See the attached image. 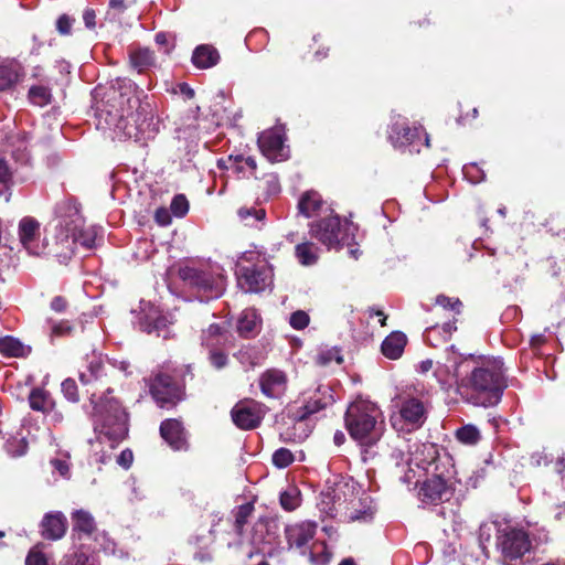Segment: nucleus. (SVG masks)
Wrapping results in <instances>:
<instances>
[{"instance_id":"53","label":"nucleus","mask_w":565,"mask_h":565,"mask_svg":"<svg viewBox=\"0 0 565 565\" xmlns=\"http://www.w3.org/2000/svg\"><path fill=\"white\" fill-rule=\"evenodd\" d=\"M391 460L394 462L396 470L403 468L404 465L409 466L412 458L401 447H396L391 454Z\"/></svg>"},{"instance_id":"55","label":"nucleus","mask_w":565,"mask_h":565,"mask_svg":"<svg viewBox=\"0 0 565 565\" xmlns=\"http://www.w3.org/2000/svg\"><path fill=\"white\" fill-rule=\"evenodd\" d=\"M463 174L471 183H479L484 180V172L480 170L475 163L463 167Z\"/></svg>"},{"instance_id":"64","label":"nucleus","mask_w":565,"mask_h":565,"mask_svg":"<svg viewBox=\"0 0 565 565\" xmlns=\"http://www.w3.org/2000/svg\"><path fill=\"white\" fill-rule=\"evenodd\" d=\"M51 463L54 467V469L60 472L61 476H63V477L67 476L70 468L65 461L60 460V459H53V460H51Z\"/></svg>"},{"instance_id":"6","label":"nucleus","mask_w":565,"mask_h":565,"mask_svg":"<svg viewBox=\"0 0 565 565\" xmlns=\"http://www.w3.org/2000/svg\"><path fill=\"white\" fill-rule=\"evenodd\" d=\"M441 470L430 473L420 486L418 497L423 503L438 504L449 501L455 492L456 470L452 458L444 456L440 459Z\"/></svg>"},{"instance_id":"5","label":"nucleus","mask_w":565,"mask_h":565,"mask_svg":"<svg viewBox=\"0 0 565 565\" xmlns=\"http://www.w3.org/2000/svg\"><path fill=\"white\" fill-rule=\"evenodd\" d=\"M178 275L185 286L206 300L221 297L225 290V277L217 265L183 266Z\"/></svg>"},{"instance_id":"13","label":"nucleus","mask_w":565,"mask_h":565,"mask_svg":"<svg viewBox=\"0 0 565 565\" xmlns=\"http://www.w3.org/2000/svg\"><path fill=\"white\" fill-rule=\"evenodd\" d=\"M234 424L241 429L256 428L265 416L262 404L255 401H241L231 412Z\"/></svg>"},{"instance_id":"1","label":"nucleus","mask_w":565,"mask_h":565,"mask_svg":"<svg viewBox=\"0 0 565 565\" xmlns=\"http://www.w3.org/2000/svg\"><path fill=\"white\" fill-rule=\"evenodd\" d=\"M132 86L130 81L120 87L113 85L102 99L95 98V126L113 139H139L152 125V115L147 109L149 105H141L139 98L131 95Z\"/></svg>"},{"instance_id":"38","label":"nucleus","mask_w":565,"mask_h":565,"mask_svg":"<svg viewBox=\"0 0 565 565\" xmlns=\"http://www.w3.org/2000/svg\"><path fill=\"white\" fill-rule=\"evenodd\" d=\"M30 407L43 414L53 408L54 402L50 393L43 388H33L29 395Z\"/></svg>"},{"instance_id":"33","label":"nucleus","mask_w":565,"mask_h":565,"mask_svg":"<svg viewBox=\"0 0 565 565\" xmlns=\"http://www.w3.org/2000/svg\"><path fill=\"white\" fill-rule=\"evenodd\" d=\"M259 316L255 309L244 310L237 321V332L243 338H252L258 332Z\"/></svg>"},{"instance_id":"15","label":"nucleus","mask_w":565,"mask_h":565,"mask_svg":"<svg viewBox=\"0 0 565 565\" xmlns=\"http://www.w3.org/2000/svg\"><path fill=\"white\" fill-rule=\"evenodd\" d=\"M284 135L280 129L263 131L258 137V146L269 161H284L288 158Z\"/></svg>"},{"instance_id":"47","label":"nucleus","mask_w":565,"mask_h":565,"mask_svg":"<svg viewBox=\"0 0 565 565\" xmlns=\"http://www.w3.org/2000/svg\"><path fill=\"white\" fill-rule=\"evenodd\" d=\"M171 212L177 217H183L189 211V201L183 194H178L172 199L170 205Z\"/></svg>"},{"instance_id":"57","label":"nucleus","mask_w":565,"mask_h":565,"mask_svg":"<svg viewBox=\"0 0 565 565\" xmlns=\"http://www.w3.org/2000/svg\"><path fill=\"white\" fill-rule=\"evenodd\" d=\"M436 305H438L445 309L449 308L450 310H452L455 312H459L462 303L458 298L451 299L445 295H439L436 298Z\"/></svg>"},{"instance_id":"46","label":"nucleus","mask_w":565,"mask_h":565,"mask_svg":"<svg viewBox=\"0 0 565 565\" xmlns=\"http://www.w3.org/2000/svg\"><path fill=\"white\" fill-rule=\"evenodd\" d=\"M273 463L279 469L291 465L295 460L294 454L287 448H279L273 454Z\"/></svg>"},{"instance_id":"43","label":"nucleus","mask_w":565,"mask_h":565,"mask_svg":"<svg viewBox=\"0 0 565 565\" xmlns=\"http://www.w3.org/2000/svg\"><path fill=\"white\" fill-rule=\"evenodd\" d=\"M300 491L297 488H288L280 494V504L287 511H294L300 505Z\"/></svg>"},{"instance_id":"22","label":"nucleus","mask_w":565,"mask_h":565,"mask_svg":"<svg viewBox=\"0 0 565 565\" xmlns=\"http://www.w3.org/2000/svg\"><path fill=\"white\" fill-rule=\"evenodd\" d=\"M259 386L265 396L278 398L287 388V376L278 369H269L260 375Z\"/></svg>"},{"instance_id":"2","label":"nucleus","mask_w":565,"mask_h":565,"mask_svg":"<svg viewBox=\"0 0 565 565\" xmlns=\"http://www.w3.org/2000/svg\"><path fill=\"white\" fill-rule=\"evenodd\" d=\"M500 360H489L476 365L472 358H451L447 372L456 381L458 392L470 403L489 407L497 405L507 387Z\"/></svg>"},{"instance_id":"19","label":"nucleus","mask_w":565,"mask_h":565,"mask_svg":"<svg viewBox=\"0 0 565 565\" xmlns=\"http://www.w3.org/2000/svg\"><path fill=\"white\" fill-rule=\"evenodd\" d=\"M73 215H75L76 218L71 222H67L66 220L64 221L66 232L72 236V243H79L86 248H93L96 245L99 227L95 225L85 227L82 224V218L76 209H74Z\"/></svg>"},{"instance_id":"63","label":"nucleus","mask_w":565,"mask_h":565,"mask_svg":"<svg viewBox=\"0 0 565 565\" xmlns=\"http://www.w3.org/2000/svg\"><path fill=\"white\" fill-rule=\"evenodd\" d=\"M51 309L56 312H63L66 309V300L61 296L54 297L51 301Z\"/></svg>"},{"instance_id":"35","label":"nucleus","mask_w":565,"mask_h":565,"mask_svg":"<svg viewBox=\"0 0 565 565\" xmlns=\"http://www.w3.org/2000/svg\"><path fill=\"white\" fill-rule=\"evenodd\" d=\"M31 352V348L24 345L19 339L6 335L0 338V354L7 358H24Z\"/></svg>"},{"instance_id":"58","label":"nucleus","mask_w":565,"mask_h":565,"mask_svg":"<svg viewBox=\"0 0 565 565\" xmlns=\"http://www.w3.org/2000/svg\"><path fill=\"white\" fill-rule=\"evenodd\" d=\"M25 565H47V559L41 551L32 548L26 556Z\"/></svg>"},{"instance_id":"32","label":"nucleus","mask_w":565,"mask_h":565,"mask_svg":"<svg viewBox=\"0 0 565 565\" xmlns=\"http://www.w3.org/2000/svg\"><path fill=\"white\" fill-rule=\"evenodd\" d=\"M73 519V533L78 540L83 536H90L95 531V520L89 512L84 510L75 511L72 515Z\"/></svg>"},{"instance_id":"52","label":"nucleus","mask_w":565,"mask_h":565,"mask_svg":"<svg viewBox=\"0 0 565 565\" xmlns=\"http://www.w3.org/2000/svg\"><path fill=\"white\" fill-rule=\"evenodd\" d=\"M310 318L307 312L297 310L290 315L289 323L296 330H302L309 324Z\"/></svg>"},{"instance_id":"50","label":"nucleus","mask_w":565,"mask_h":565,"mask_svg":"<svg viewBox=\"0 0 565 565\" xmlns=\"http://www.w3.org/2000/svg\"><path fill=\"white\" fill-rule=\"evenodd\" d=\"M332 361H335L338 364H341L343 362V358L337 348L322 351L318 354V363L320 365H328Z\"/></svg>"},{"instance_id":"20","label":"nucleus","mask_w":565,"mask_h":565,"mask_svg":"<svg viewBox=\"0 0 565 565\" xmlns=\"http://www.w3.org/2000/svg\"><path fill=\"white\" fill-rule=\"evenodd\" d=\"M360 492H354L352 497H349L348 513L347 516L350 522H370L375 512V507L372 498L364 492L362 497H358Z\"/></svg>"},{"instance_id":"42","label":"nucleus","mask_w":565,"mask_h":565,"mask_svg":"<svg viewBox=\"0 0 565 565\" xmlns=\"http://www.w3.org/2000/svg\"><path fill=\"white\" fill-rule=\"evenodd\" d=\"M234 356L245 369H253L259 364V356L257 351L250 347L241 348Z\"/></svg>"},{"instance_id":"44","label":"nucleus","mask_w":565,"mask_h":565,"mask_svg":"<svg viewBox=\"0 0 565 565\" xmlns=\"http://www.w3.org/2000/svg\"><path fill=\"white\" fill-rule=\"evenodd\" d=\"M11 180V171L7 161L0 157V195H6V202H9L11 193H9V182Z\"/></svg>"},{"instance_id":"51","label":"nucleus","mask_w":565,"mask_h":565,"mask_svg":"<svg viewBox=\"0 0 565 565\" xmlns=\"http://www.w3.org/2000/svg\"><path fill=\"white\" fill-rule=\"evenodd\" d=\"M62 393L65 398L72 403H76L79 399L77 385L73 379H66L62 382Z\"/></svg>"},{"instance_id":"36","label":"nucleus","mask_w":565,"mask_h":565,"mask_svg":"<svg viewBox=\"0 0 565 565\" xmlns=\"http://www.w3.org/2000/svg\"><path fill=\"white\" fill-rule=\"evenodd\" d=\"M103 371L104 364L102 358L94 353L87 359L85 370L79 372V380L83 384H90L103 375Z\"/></svg>"},{"instance_id":"9","label":"nucleus","mask_w":565,"mask_h":565,"mask_svg":"<svg viewBox=\"0 0 565 565\" xmlns=\"http://www.w3.org/2000/svg\"><path fill=\"white\" fill-rule=\"evenodd\" d=\"M333 403L334 398L330 393V388L320 387L318 392L311 396L308 402H306V404L296 409H290L289 416L295 423L294 429L296 430L292 434L294 439L299 441L306 439L311 431L308 428L306 419L310 415L332 405Z\"/></svg>"},{"instance_id":"24","label":"nucleus","mask_w":565,"mask_h":565,"mask_svg":"<svg viewBox=\"0 0 565 565\" xmlns=\"http://www.w3.org/2000/svg\"><path fill=\"white\" fill-rule=\"evenodd\" d=\"M160 435L167 444L174 450L186 448V437L181 422L177 419H166L160 425Z\"/></svg>"},{"instance_id":"48","label":"nucleus","mask_w":565,"mask_h":565,"mask_svg":"<svg viewBox=\"0 0 565 565\" xmlns=\"http://www.w3.org/2000/svg\"><path fill=\"white\" fill-rule=\"evenodd\" d=\"M6 447H7V451L12 457H20L26 452L28 443L25 441V439L23 437L19 438V439L12 438L7 441Z\"/></svg>"},{"instance_id":"12","label":"nucleus","mask_w":565,"mask_h":565,"mask_svg":"<svg viewBox=\"0 0 565 565\" xmlns=\"http://www.w3.org/2000/svg\"><path fill=\"white\" fill-rule=\"evenodd\" d=\"M271 281V269L265 264L242 267L237 273V282L245 292H259Z\"/></svg>"},{"instance_id":"21","label":"nucleus","mask_w":565,"mask_h":565,"mask_svg":"<svg viewBox=\"0 0 565 565\" xmlns=\"http://www.w3.org/2000/svg\"><path fill=\"white\" fill-rule=\"evenodd\" d=\"M399 414L408 426L419 428L426 420L427 408L423 399L407 396L401 404Z\"/></svg>"},{"instance_id":"59","label":"nucleus","mask_w":565,"mask_h":565,"mask_svg":"<svg viewBox=\"0 0 565 565\" xmlns=\"http://www.w3.org/2000/svg\"><path fill=\"white\" fill-rule=\"evenodd\" d=\"M72 23L73 20L68 15L63 14L56 21V29L61 34L67 35L71 33Z\"/></svg>"},{"instance_id":"11","label":"nucleus","mask_w":565,"mask_h":565,"mask_svg":"<svg viewBox=\"0 0 565 565\" xmlns=\"http://www.w3.org/2000/svg\"><path fill=\"white\" fill-rule=\"evenodd\" d=\"M150 393L160 407H172L181 399V388L168 374L159 373L150 382Z\"/></svg>"},{"instance_id":"37","label":"nucleus","mask_w":565,"mask_h":565,"mask_svg":"<svg viewBox=\"0 0 565 565\" xmlns=\"http://www.w3.org/2000/svg\"><path fill=\"white\" fill-rule=\"evenodd\" d=\"M60 565H99L95 555L85 546L74 550L66 554Z\"/></svg>"},{"instance_id":"26","label":"nucleus","mask_w":565,"mask_h":565,"mask_svg":"<svg viewBox=\"0 0 565 565\" xmlns=\"http://www.w3.org/2000/svg\"><path fill=\"white\" fill-rule=\"evenodd\" d=\"M297 207L299 214L306 217L316 218L331 210L326 206V203L322 201L320 194L315 191L305 192L300 196Z\"/></svg>"},{"instance_id":"54","label":"nucleus","mask_w":565,"mask_h":565,"mask_svg":"<svg viewBox=\"0 0 565 565\" xmlns=\"http://www.w3.org/2000/svg\"><path fill=\"white\" fill-rule=\"evenodd\" d=\"M254 508L250 503L243 504L238 508L235 514V525L237 530H241L250 516Z\"/></svg>"},{"instance_id":"45","label":"nucleus","mask_w":565,"mask_h":565,"mask_svg":"<svg viewBox=\"0 0 565 565\" xmlns=\"http://www.w3.org/2000/svg\"><path fill=\"white\" fill-rule=\"evenodd\" d=\"M47 324L50 326V335L52 338L65 337L71 334L73 331V326L67 320L54 321L49 319Z\"/></svg>"},{"instance_id":"30","label":"nucleus","mask_w":565,"mask_h":565,"mask_svg":"<svg viewBox=\"0 0 565 565\" xmlns=\"http://www.w3.org/2000/svg\"><path fill=\"white\" fill-rule=\"evenodd\" d=\"M220 61V54L215 47L209 44L199 45L192 54V63L198 68H210Z\"/></svg>"},{"instance_id":"17","label":"nucleus","mask_w":565,"mask_h":565,"mask_svg":"<svg viewBox=\"0 0 565 565\" xmlns=\"http://www.w3.org/2000/svg\"><path fill=\"white\" fill-rule=\"evenodd\" d=\"M172 323V320L163 315L157 307L148 305L147 308L142 309V313L139 318V329L147 333H156L158 337L164 339L168 338L169 331L168 326Z\"/></svg>"},{"instance_id":"27","label":"nucleus","mask_w":565,"mask_h":565,"mask_svg":"<svg viewBox=\"0 0 565 565\" xmlns=\"http://www.w3.org/2000/svg\"><path fill=\"white\" fill-rule=\"evenodd\" d=\"M230 333L225 323H211L201 333V345L209 351L225 347L228 343Z\"/></svg>"},{"instance_id":"41","label":"nucleus","mask_w":565,"mask_h":565,"mask_svg":"<svg viewBox=\"0 0 565 565\" xmlns=\"http://www.w3.org/2000/svg\"><path fill=\"white\" fill-rule=\"evenodd\" d=\"M480 430L471 424L465 425L456 430V438L463 445H476L480 440Z\"/></svg>"},{"instance_id":"61","label":"nucleus","mask_w":565,"mask_h":565,"mask_svg":"<svg viewBox=\"0 0 565 565\" xmlns=\"http://www.w3.org/2000/svg\"><path fill=\"white\" fill-rule=\"evenodd\" d=\"M134 461V455L130 449L122 450L117 457V463L125 469H128Z\"/></svg>"},{"instance_id":"40","label":"nucleus","mask_w":565,"mask_h":565,"mask_svg":"<svg viewBox=\"0 0 565 565\" xmlns=\"http://www.w3.org/2000/svg\"><path fill=\"white\" fill-rule=\"evenodd\" d=\"M130 63L138 72H142L154 63L153 52L149 49H138L130 53Z\"/></svg>"},{"instance_id":"25","label":"nucleus","mask_w":565,"mask_h":565,"mask_svg":"<svg viewBox=\"0 0 565 565\" xmlns=\"http://www.w3.org/2000/svg\"><path fill=\"white\" fill-rule=\"evenodd\" d=\"M67 520L62 512L46 513L41 522V534L46 540L56 541L64 536Z\"/></svg>"},{"instance_id":"62","label":"nucleus","mask_w":565,"mask_h":565,"mask_svg":"<svg viewBox=\"0 0 565 565\" xmlns=\"http://www.w3.org/2000/svg\"><path fill=\"white\" fill-rule=\"evenodd\" d=\"M396 475H398V478L403 483H409L415 477V472L412 468H409V466H407L406 470H404V467L396 470Z\"/></svg>"},{"instance_id":"49","label":"nucleus","mask_w":565,"mask_h":565,"mask_svg":"<svg viewBox=\"0 0 565 565\" xmlns=\"http://www.w3.org/2000/svg\"><path fill=\"white\" fill-rule=\"evenodd\" d=\"M207 359L210 364L216 370L224 369L228 363L227 354L221 351L220 348L210 350Z\"/></svg>"},{"instance_id":"23","label":"nucleus","mask_w":565,"mask_h":565,"mask_svg":"<svg viewBox=\"0 0 565 565\" xmlns=\"http://www.w3.org/2000/svg\"><path fill=\"white\" fill-rule=\"evenodd\" d=\"M419 128H411L406 119L398 116L397 120L391 126L388 139L395 148H402L414 145L415 139L419 138Z\"/></svg>"},{"instance_id":"39","label":"nucleus","mask_w":565,"mask_h":565,"mask_svg":"<svg viewBox=\"0 0 565 565\" xmlns=\"http://www.w3.org/2000/svg\"><path fill=\"white\" fill-rule=\"evenodd\" d=\"M237 215L242 222L247 226H257L258 223L263 222L266 217L264 209H257L254 206H243L238 209Z\"/></svg>"},{"instance_id":"16","label":"nucleus","mask_w":565,"mask_h":565,"mask_svg":"<svg viewBox=\"0 0 565 565\" xmlns=\"http://www.w3.org/2000/svg\"><path fill=\"white\" fill-rule=\"evenodd\" d=\"M316 531L317 524L310 521L287 525L285 535L289 548H296L301 555H306L308 544L316 535Z\"/></svg>"},{"instance_id":"8","label":"nucleus","mask_w":565,"mask_h":565,"mask_svg":"<svg viewBox=\"0 0 565 565\" xmlns=\"http://www.w3.org/2000/svg\"><path fill=\"white\" fill-rule=\"evenodd\" d=\"M497 548L501 553L502 565H516L531 550L529 535L522 529L504 525L497 530Z\"/></svg>"},{"instance_id":"29","label":"nucleus","mask_w":565,"mask_h":565,"mask_svg":"<svg viewBox=\"0 0 565 565\" xmlns=\"http://www.w3.org/2000/svg\"><path fill=\"white\" fill-rule=\"evenodd\" d=\"M406 342L407 338L403 332L393 331L382 342L381 351L387 359L397 360L402 356Z\"/></svg>"},{"instance_id":"31","label":"nucleus","mask_w":565,"mask_h":565,"mask_svg":"<svg viewBox=\"0 0 565 565\" xmlns=\"http://www.w3.org/2000/svg\"><path fill=\"white\" fill-rule=\"evenodd\" d=\"M23 75V67L15 61L0 64V92L14 86Z\"/></svg>"},{"instance_id":"56","label":"nucleus","mask_w":565,"mask_h":565,"mask_svg":"<svg viewBox=\"0 0 565 565\" xmlns=\"http://www.w3.org/2000/svg\"><path fill=\"white\" fill-rule=\"evenodd\" d=\"M95 541L106 554H116V543L106 534L100 533L96 535Z\"/></svg>"},{"instance_id":"28","label":"nucleus","mask_w":565,"mask_h":565,"mask_svg":"<svg viewBox=\"0 0 565 565\" xmlns=\"http://www.w3.org/2000/svg\"><path fill=\"white\" fill-rule=\"evenodd\" d=\"M28 98L35 106H46L52 102V81L50 77H41L40 82L31 84Z\"/></svg>"},{"instance_id":"7","label":"nucleus","mask_w":565,"mask_h":565,"mask_svg":"<svg viewBox=\"0 0 565 565\" xmlns=\"http://www.w3.org/2000/svg\"><path fill=\"white\" fill-rule=\"evenodd\" d=\"M351 226L348 220L330 210L309 224V234L328 249L340 248L352 235Z\"/></svg>"},{"instance_id":"10","label":"nucleus","mask_w":565,"mask_h":565,"mask_svg":"<svg viewBox=\"0 0 565 565\" xmlns=\"http://www.w3.org/2000/svg\"><path fill=\"white\" fill-rule=\"evenodd\" d=\"M361 492L360 486L354 480L340 481L333 488H328L321 492L319 502L320 510L329 516H334L343 503H347L349 497L354 492Z\"/></svg>"},{"instance_id":"18","label":"nucleus","mask_w":565,"mask_h":565,"mask_svg":"<svg viewBox=\"0 0 565 565\" xmlns=\"http://www.w3.org/2000/svg\"><path fill=\"white\" fill-rule=\"evenodd\" d=\"M449 456L446 451L440 452L435 444H423L416 447L412 461L427 473H436L441 470L440 459Z\"/></svg>"},{"instance_id":"34","label":"nucleus","mask_w":565,"mask_h":565,"mask_svg":"<svg viewBox=\"0 0 565 565\" xmlns=\"http://www.w3.org/2000/svg\"><path fill=\"white\" fill-rule=\"evenodd\" d=\"M320 248L312 242L306 241L295 246V257L302 266H313L319 260Z\"/></svg>"},{"instance_id":"4","label":"nucleus","mask_w":565,"mask_h":565,"mask_svg":"<svg viewBox=\"0 0 565 565\" xmlns=\"http://www.w3.org/2000/svg\"><path fill=\"white\" fill-rule=\"evenodd\" d=\"M110 390L99 398L94 401V394L90 397L94 404V430L102 443L107 441L114 448L122 441L128 435V414L118 399L109 396Z\"/></svg>"},{"instance_id":"14","label":"nucleus","mask_w":565,"mask_h":565,"mask_svg":"<svg viewBox=\"0 0 565 565\" xmlns=\"http://www.w3.org/2000/svg\"><path fill=\"white\" fill-rule=\"evenodd\" d=\"M18 236L23 248L33 256L44 253L45 246L40 242V223L31 216H24L18 225Z\"/></svg>"},{"instance_id":"3","label":"nucleus","mask_w":565,"mask_h":565,"mask_svg":"<svg viewBox=\"0 0 565 565\" xmlns=\"http://www.w3.org/2000/svg\"><path fill=\"white\" fill-rule=\"evenodd\" d=\"M344 423L351 438L365 448L373 447L382 438L385 429L380 407L363 398H356L348 406Z\"/></svg>"},{"instance_id":"60","label":"nucleus","mask_w":565,"mask_h":565,"mask_svg":"<svg viewBox=\"0 0 565 565\" xmlns=\"http://www.w3.org/2000/svg\"><path fill=\"white\" fill-rule=\"evenodd\" d=\"M136 1L137 0H109V9L117 14H121L129 6L134 4Z\"/></svg>"}]
</instances>
